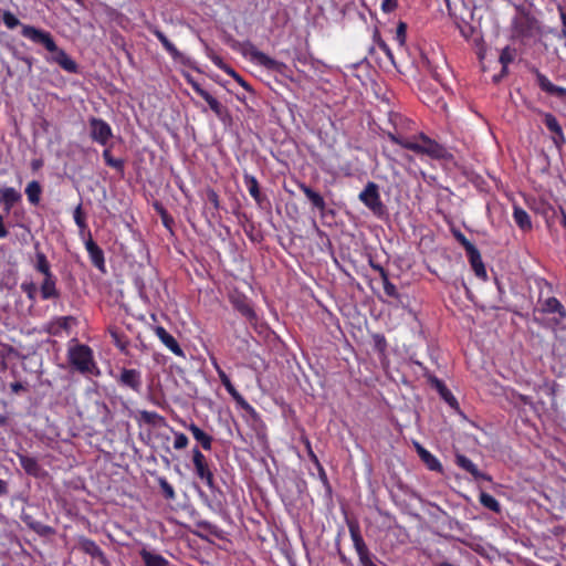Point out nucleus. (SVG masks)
<instances>
[{
  "label": "nucleus",
  "instance_id": "obj_60",
  "mask_svg": "<svg viewBox=\"0 0 566 566\" xmlns=\"http://www.w3.org/2000/svg\"><path fill=\"white\" fill-rule=\"evenodd\" d=\"M156 417H158V415H157V413H155V412H145V413H144V418H145L147 421H150L153 418H156Z\"/></svg>",
  "mask_w": 566,
  "mask_h": 566
},
{
  "label": "nucleus",
  "instance_id": "obj_13",
  "mask_svg": "<svg viewBox=\"0 0 566 566\" xmlns=\"http://www.w3.org/2000/svg\"><path fill=\"white\" fill-rule=\"evenodd\" d=\"M86 251L91 258L92 263L101 271L105 270V259L103 250L90 238L85 242Z\"/></svg>",
  "mask_w": 566,
  "mask_h": 566
},
{
  "label": "nucleus",
  "instance_id": "obj_25",
  "mask_svg": "<svg viewBox=\"0 0 566 566\" xmlns=\"http://www.w3.org/2000/svg\"><path fill=\"white\" fill-rule=\"evenodd\" d=\"M243 178L250 196L256 201V203L261 205L263 198L260 191L258 179L254 176L248 174H245Z\"/></svg>",
  "mask_w": 566,
  "mask_h": 566
},
{
  "label": "nucleus",
  "instance_id": "obj_62",
  "mask_svg": "<svg viewBox=\"0 0 566 566\" xmlns=\"http://www.w3.org/2000/svg\"><path fill=\"white\" fill-rule=\"evenodd\" d=\"M371 268H373L374 270H376V271L379 273V275H380V276H381V270H385L381 265H379V264H374V263H371Z\"/></svg>",
  "mask_w": 566,
  "mask_h": 566
},
{
  "label": "nucleus",
  "instance_id": "obj_48",
  "mask_svg": "<svg viewBox=\"0 0 566 566\" xmlns=\"http://www.w3.org/2000/svg\"><path fill=\"white\" fill-rule=\"evenodd\" d=\"M226 71H227V73H228V74L232 75V76L235 78V81H237V82H238L242 87H244L245 90H249V88H250V87H249V85H248V83H247V82H245V81H244L240 75H238V74H237L232 69H226Z\"/></svg>",
  "mask_w": 566,
  "mask_h": 566
},
{
  "label": "nucleus",
  "instance_id": "obj_45",
  "mask_svg": "<svg viewBox=\"0 0 566 566\" xmlns=\"http://www.w3.org/2000/svg\"><path fill=\"white\" fill-rule=\"evenodd\" d=\"M74 221L78 228L84 229L86 227L85 219L82 213V206L78 205L74 210Z\"/></svg>",
  "mask_w": 566,
  "mask_h": 566
},
{
  "label": "nucleus",
  "instance_id": "obj_11",
  "mask_svg": "<svg viewBox=\"0 0 566 566\" xmlns=\"http://www.w3.org/2000/svg\"><path fill=\"white\" fill-rule=\"evenodd\" d=\"M455 463L458 467H460L464 471L469 472L476 480H479V479H482L485 481L491 480V478L488 474L481 472L478 469L476 464H474L468 457H465L463 454L458 453L455 455Z\"/></svg>",
  "mask_w": 566,
  "mask_h": 566
},
{
  "label": "nucleus",
  "instance_id": "obj_26",
  "mask_svg": "<svg viewBox=\"0 0 566 566\" xmlns=\"http://www.w3.org/2000/svg\"><path fill=\"white\" fill-rule=\"evenodd\" d=\"M34 268L43 275L51 274V265L46 259V255L39 250V243L35 244V263Z\"/></svg>",
  "mask_w": 566,
  "mask_h": 566
},
{
  "label": "nucleus",
  "instance_id": "obj_41",
  "mask_svg": "<svg viewBox=\"0 0 566 566\" xmlns=\"http://www.w3.org/2000/svg\"><path fill=\"white\" fill-rule=\"evenodd\" d=\"M3 23L10 30H12V29L17 28L18 25H20L19 19L12 12H10V11H4L3 12Z\"/></svg>",
  "mask_w": 566,
  "mask_h": 566
},
{
  "label": "nucleus",
  "instance_id": "obj_33",
  "mask_svg": "<svg viewBox=\"0 0 566 566\" xmlns=\"http://www.w3.org/2000/svg\"><path fill=\"white\" fill-rule=\"evenodd\" d=\"M381 281L385 293L390 297L398 298L399 293L397 291V287L389 281L388 273L386 270H381Z\"/></svg>",
  "mask_w": 566,
  "mask_h": 566
},
{
  "label": "nucleus",
  "instance_id": "obj_36",
  "mask_svg": "<svg viewBox=\"0 0 566 566\" xmlns=\"http://www.w3.org/2000/svg\"><path fill=\"white\" fill-rule=\"evenodd\" d=\"M158 484H159L166 499H168V500L175 499V496H176L175 490H174L172 485L165 478H159Z\"/></svg>",
  "mask_w": 566,
  "mask_h": 566
},
{
  "label": "nucleus",
  "instance_id": "obj_31",
  "mask_svg": "<svg viewBox=\"0 0 566 566\" xmlns=\"http://www.w3.org/2000/svg\"><path fill=\"white\" fill-rule=\"evenodd\" d=\"M480 503L484 507H486L490 511L495 512V513H499L501 510V506H500V503L497 502V500L493 495H491L486 492H482L480 494Z\"/></svg>",
  "mask_w": 566,
  "mask_h": 566
},
{
  "label": "nucleus",
  "instance_id": "obj_4",
  "mask_svg": "<svg viewBox=\"0 0 566 566\" xmlns=\"http://www.w3.org/2000/svg\"><path fill=\"white\" fill-rule=\"evenodd\" d=\"M231 48L240 52L243 56L249 57L253 63H256L271 71H281L284 66L282 62H279L262 51L258 50L251 41H237L232 40L230 43Z\"/></svg>",
  "mask_w": 566,
  "mask_h": 566
},
{
  "label": "nucleus",
  "instance_id": "obj_46",
  "mask_svg": "<svg viewBox=\"0 0 566 566\" xmlns=\"http://www.w3.org/2000/svg\"><path fill=\"white\" fill-rule=\"evenodd\" d=\"M378 48L387 55V57L394 63V53L389 45L380 38L376 40Z\"/></svg>",
  "mask_w": 566,
  "mask_h": 566
},
{
  "label": "nucleus",
  "instance_id": "obj_37",
  "mask_svg": "<svg viewBox=\"0 0 566 566\" xmlns=\"http://www.w3.org/2000/svg\"><path fill=\"white\" fill-rule=\"evenodd\" d=\"M395 40L399 46H405L407 40V24L402 21L397 25Z\"/></svg>",
  "mask_w": 566,
  "mask_h": 566
},
{
  "label": "nucleus",
  "instance_id": "obj_49",
  "mask_svg": "<svg viewBox=\"0 0 566 566\" xmlns=\"http://www.w3.org/2000/svg\"><path fill=\"white\" fill-rule=\"evenodd\" d=\"M358 557L363 566H376L370 558L369 551L364 555H358Z\"/></svg>",
  "mask_w": 566,
  "mask_h": 566
},
{
  "label": "nucleus",
  "instance_id": "obj_40",
  "mask_svg": "<svg viewBox=\"0 0 566 566\" xmlns=\"http://www.w3.org/2000/svg\"><path fill=\"white\" fill-rule=\"evenodd\" d=\"M536 77H537V83H538L539 87H541L544 92H546V93L551 94V93H552V91H553V90H554V87H555V84H553V83L547 78V76H545V75H544V74H542V73H537V76H536Z\"/></svg>",
  "mask_w": 566,
  "mask_h": 566
},
{
  "label": "nucleus",
  "instance_id": "obj_56",
  "mask_svg": "<svg viewBox=\"0 0 566 566\" xmlns=\"http://www.w3.org/2000/svg\"><path fill=\"white\" fill-rule=\"evenodd\" d=\"M208 196H209L210 201L213 202V205L216 207H218V205H219L218 195L214 191H210Z\"/></svg>",
  "mask_w": 566,
  "mask_h": 566
},
{
  "label": "nucleus",
  "instance_id": "obj_32",
  "mask_svg": "<svg viewBox=\"0 0 566 566\" xmlns=\"http://www.w3.org/2000/svg\"><path fill=\"white\" fill-rule=\"evenodd\" d=\"M544 311L547 313H558L562 317L566 316L563 304L556 297H549L546 300Z\"/></svg>",
  "mask_w": 566,
  "mask_h": 566
},
{
  "label": "nucleus",
  "instance_id": "obj_54",
  "mask_svg": "<svg viewBox=\"0 0 566 566\" xmlns=\"http://www.w3.org/2000/svg\"><path fill=\"white\" fill-rule=\"evenodd\" d=\"M8 493V483L4 480L0 479V496H3Z\"/></svg>",
  "mask_w": 566,
  "mask_h": 566
},
{
  "label": "nucleus",
  "instance_id": "obj_15",
  "mask_svg": "<svg viewBox=\"0 0 566 566\" xmlns=\"http://www.w3.org/2000/svg\"><path fill=\"white\" fill-rule=\"evenodd\" d=\"M21 193L12 187H4L0 189V201L8 212L21 200Z\"/></svg>",
  "mask_w": 566,
  "mask_h": 566
},
{
  "label": "nucleus",
  "instance_id": "obj_63",
  "mask_svg": "<svg viewBox=\"0 0 566 566\" xmlns=\"http://www.w3.org/2000/svg\"><path fill=\"white\" fill-rule=\"evenodd\" d=\"M212 61H213V63H214L216 65H218L219 67H222V66H221V65H222V62H221V60H220L219 57H214V59H212Z\"/></svg>",
  "mask_w": 566,
  "mask_h": 566
},
{
  "label": "nucleus",
  "instance_id": "obj_29",
  "mask_svg": "<svg viewBox=\"0 0 566 566\" xmlns=\"http://www.w3.org/2000/svg\"><path fill=\"white\" fill-rule=\"evenodd\" d=\"M436 387L439 390L443 400L452 408L459 409V402L452 392L444 386V384L438 379H436Z\"/></svg>",
  "mask_w": 566,
  "mask_h": 566
},
{
  "label": "nucleus",
  "instance_id": "obj_20",
  "mask_svg": "<svg viewBox=\"0 0 566 566\" xmlns=\"http://www.w3.org/2000/svg\"><path fill=\"white\" fill-rule=\"evenodd\" d=\"M150 31L156 35V38L160 41L166 51L171 55L174 60H181L184 57L182 53L167 39V36L157 28H150Z\"/></svg>",
  "mask_w": 566,
  "mask_h": 566
},
{
  "label": "nucleus",
  "instance_id": "obj_64",
  "mask_svg": "<svg viewBox=\"0 0 566 566\" xmlns=\"http://www.w3.org/2000/svg\"><path fill=\"white\" fill-rule=\"evenodd\" d=\"M562 224L566 228V213L563 214Z\"/></svg>",
  "mask_w": 566,
  "mask_h": 566
},
{
  "label": "nucleus",
  "instance_id": "obj_9",
  "mask_svg": "<svg viewBox=\"0 0 566 566\" xmlns=\"http://www.w3.org/2000/svg\"><path fill=\"white\" fill-rule=\"evenodd\" d=\"M192 88L208 103L209 107L219 119L224 120L229 116L227 107H224L217 98H214L208 91L202 88L198 83H192Z\"/></svg>",
  "mask_w": 566,
  "mask_h": 566
},
{
  "label": "nucleus",
  "instance_id": "obj_19",
  "mask_svg": "<svg viewBox=\"0 0 566 566\" xmlns=\"http://www.w3.org/2000/svg\"><path fill=\"white\" fill-rule=\"evenodd\" d=\"M150 31L156 35V38L160 41L166 51L171 55L174 60H181L184 57L182 53L167 39V36L157 28H150Z\"/></svg>",
  "mask_w": 566,
  "mask_h": 566
},
{
  "label": "nucleus",
  "instance_id": "obj_23",
  "mask_svg": "<svg viewBox=\"0 0 566 566\" xmlns=\"http://www.w3.org/2000/svg\"><path fill=\"white\" fill-rule=\"evenodd\" d=\"M142 559L145 563V566H168L169 562L161 555L151 553L146 548H143L139 552Z\"/></svg>",
  "mask_w": 566,
  "mask_h": 566
},
{
  "label": "nucleus",
  "instance_id": "obj_38",
  "mask_svg": "<svg viewBox=\"0 0 566 566\" xmlns=\"http://www.w3.org/2000/svg\"><path fill=\"white\" fill-rule=\"evenodd\" d=\"M103 158L107 166L113 167L115 169H123L124 161L122 159H115L109 149H105L103 151Z\"/></svg>",
  "mask_w": 566,
  "mask_h": 566
},
{
  "label": "nucleus",
  "instance_id": "obj_43",
  "mask_svg": "<svg viewBox=\"0 0 566 566\" xmlns=\"http://www.w3.org/2000/svg\"><path fill=\"white\" fill-rule=\"evenodd\" d=\"M224 386V388L227 389V391L229 392V395L235 399L238 402H242V403H245L243 397L238 392V390L234 388V386L232 385L231 380H228V381H224V384H222Z\"/></svg>",
  "mask_w": 566,
  "mask_h": 566
},
{
  "label": "nucleus",
  "instance_id": "obj_8",
  "mask_svg": "<svg viewBox=\"0 0 566 566\" xmlns=\"http://www.w3.org/2000/svg\"><path fill=\"white\" fill-rule=\"evenodd\" d=\"M192 462L195 465V471L197 476L206 482L208 486H212L213 484V473L209 468L207 458L203 455V453L199 450V448L195 447L192 449Z\"/></svg>",
  "mask_w": 566,
  "mask_h": 566
},
{
  "label": "nucleus",
  "instance_id": "obj_7",
  "mask_svg": "<svg viewBox=\"0 0 566 566\" xmlns=\"http://www.w3.org/2000/svg\"><path fill=\"white\" fill-rule=\"evenodd\" d=\"M115 380L122 387L128 388L139 394L143 388L142 371L138 369L122 368L119 374L115 376Z\"/></svg>",
  "mask_w": 566,
  "mask_h": 566
},
{
  "label": "nucleus",
  "instance_id": "obj_58",
  "mask_svg": "<svg viewBox=\"0 0 566 566\" xmlns=\"http://www.w3.org/2000/svg\"><path fill=\"white\" fill-rule=\"evenodd\" d=\"M306 447L308 449V454L311 457V459L315 462H317V457L315 455V453L311 450V443L308 440H306Z\"/></svg>",
  "mask_w": 566,
  "mask_h": 566
},
{
  "label": "nucleus",
  "instance_id": "obj_12",
  "mask_svg": "<svg viewBox=\"0 0 566 566\" xmlns=\"http://www.w3.org/2000/svg\"><path fill=\"white\" fill-rule=\"evenodd\" d=\"M467 254L476 276L485 280L488 274L481 254L474 245L467 247Z\"/></svg>",
  "mask_w": 566,
  "mask_h": 566
},
{
  "label": "nucleus",
  "instance_id": "obj_21",
  "mask_svg": "<svg viewBox=\"0 0 566 566\" xmlns=\"http://www.w3.org/2000/svg\"><path fill=\"white\" fill-rule=\"evenodd\" d=\"M187 429L192 433L193 438L201 444L205 450H211L212 437L200 429L196 423L191 422Z\"/></svg>",
  "mask_w": 566,
  "mask_h": 566
},
{
  "label": "nucleus",
  "instance_id": "obj_24",
  "mask_svg": "<svg viewBox=\"0 0 566 566\" xmlns=\"http://www.w3.org/2000/svg\"><path fill=\"white\" fill-rule=\"evenodd\" d=\"M300 189L304 192L306 198L312 202V205L318 210H325L326 203L324 198L312 188L306 186L305 184H300Z\"/></svg>",
  "mask_w": 566,
  "mask_h": 566
},
{
  "label": "nucleus",
  "instance_id": "obj_17",
  "mask_svg": "<svg viewBox=\"0 0 566 566\" xmlns=\"http://www.w3.org/2000/svg\"><path fill=\"white\" fill-rule=\"evenodd\" d=\"M417 453L422 460V462L427 465V468L431 471L442 472V465L440 461L427 449H424L419 443L416 444Z\"/></svg>",
  "mask_w": 566,
  "mask_h": 566
},
{
  "label": "nucleus",
  "instance_id": "obj_55",
  "mask_svg": "<svg viewBox=\"0 0 566 566\" xmlns=\"http://www.w3.org/2000/svg\"><path fill=\"white\" fill-rule=\"evenodd\" d=\"M7 234H8V231L4 227L3 218L0 216V239L7 237Z\"/></svg>",
  "mask_w": 566,
  "mask_h": 566
},
{
  "label": "nucleus",
  "instance_id": "obj_42",
  "mask_svg": "<svg viewBox=\"0 0 566 566\" xmlns=\"http://www.w3.org/2000/svg\"><path fill=\"white\" fill-rule=\"evenodd\" d=\"M189 443L187 436L182 432H175L174 448L177 450L185 449Z\"/></svg>",
  "mask_w": 566,
  "mask_h": 566
},
{
  "label": "nucleus",
  "instance_id": "obj_28",
  "mask_svg": "<svg viewBox=\"0 0 566 566\" xmlns=\"http://www.w3.org/2000/svg\"><path fill=\"white\" fill-rule=\"evenodd\" d=\"M80 546L84 553L91 555L92 557H101V558L104 557V554H103L102 549L99 548V546L92 539L83 538L80 542Z\"/></svg>",
  "mask_w": 566,
  "mask_h": 566
},
{
  "label": "nucleus",
  "instance_id": "obj_34",
  "mask_svg": "<svg viewBox=\"0 0 566 566\" xmlns=\"http://www.w3.org/2000/svg\"><path fill=\"white\" fill-rule=\"evenodd\" d=\"M70 319L71 317L69 316L59 317L56 321L50 323L48 332L56 335L61 329H67Z\"/></svg>",
  "mask_w": 566,
  "mask_h": 566
},
{
  "label": "nucleus",
  "instance_id": "obj_2",
  "mask_svg": "<svg viewBox=\"0 0 566 566\" xmlns=\"http://www.w3.org/2000/svg\"><path fill=\"white\" fill-rule=\"evenodd\" d=\"M387 137L395 144L411 150L418 155H427L431 158H442L444 156V149L437 142L432 140L428 136L420 134L413 139L402 138L394 133H387Z\"/></svg>",
  "mask_w": 566,
  "mask_h": 566
},
{
  "label": "nucleus",
  "instance_id": "obj_5",
  "mask_svg": "<svg viewBox=\"0 0 566 566\" xmlns=\"http://www.w3.org/2000/svg\"><path fill=\"white\" fill-rule=\"evenodd\" d=\"M358 198L375 216L382 217L385 214L386 208L381 201L377 184L369 181Z\"/></svg>",
  "mask_w": 566,
  "mask_h": 566
},
{
  "label": "nucleus",
  "instance_id": "obj_44",
  "mask_svg": "<svg viewBox=\"0 0 566 566\" xmlns=\"http://www.w3.org/2000/svg\"><path fill=\"white\" fill-rule=\"evenodd\" d=\"M234 305L242 315L247 317H252L254 315L253 310L245 301L235 302Z\"/></svg>",
  "mask_w": 566,
  "mask_h": 566
},
{
  "label": "nucleus",
  "instance_id": "obj_59",
  "mask_svg": "<svg viewBox=\"0 0 566 566\" xmlns=\"http://www.w3.org/2000/svg\"><path fill=\"white\" fill-rule=\"evenodd\" d=\"M11 389L13 392H19L21 389H23V386L20 382L11 384Z\"/></svg>",
  "mask_w": 566,
  "mask_h": 566
},
{
  "label": "nucleus",
  "instance_id": "obj_30",
  "mask_svg": "<svg viewBox=\"0 0 566 566\" xmlns=\"http://www.w3.org/2000/svg\"><path fill=\"white\" fill-rule=\"evenodd\" d=\"M109 334L115 346L125 352L129 345L128 338L118 328H111Z\"/></svg>",
  "mask_w": 566,
  "mask_h": 566
},
{
  "label": "nucleus",
  "instance_id": "obj_47",
  "mask_svg": "<svg viewBox=\"0 0 566 566\" xmlns=\"http://www.w3.org/2000/svg\"><path fill=\"white\" fill-rule=\"evenodd\" d=\"M398 7V0H382L381 10L386 13H390Z\"/></svg>",
  "mask_w": 566,
  "mask_h": 566
},
{
  "label": "nucleus",
  "instance_id": "obj_50",
  "mask_svg": "<svg viewBox=\"0 0 566 566\" xmlns=\"http://www.w3.org/2000/svg\"><path fill=\"white\" fill-rule=\"evenodd\" d=\"M213 365H214L217 374H218V376H219V378H220L222 384H224V381L230 380L228 375L220 368V366L217 364V361H213Z\"/></svg>",
  "mask_w": 566,
  "mask_h": 566
},
{
  "label": "nucleus",
  "instance_id": "obj_39",
  "mask_svg": "<svg viewBox=\"0 0 566 566\" xmlns=\"http://www.w3.org/2000/svg\"><path fill=\"white\" fill-rule=\"evenodd\" d=\"M514 60V50L510 46H505L500 54V62L505 69Z\"/></svg>",
  "mask_w": 566,
  "mask_h": 566
},
{
  "label": "nucleus",
  "instance_id": "obj_6",
  "mask_svg": "<svg viewBox=\"0 0 566 566\" xmlns=\"http://www.w3.org/2000/svg\"><path fill=\"white\" fill-rule=\"evenodd\" d=\"M88 124L91 138L95 143L102 146H106L109 139L113 137V130L109 124L104 119L96 117H91Z\"/></svg>",
  "mask_w": 566,
  "mask_h": 566
},
{
  "label": "nucleus",
  "instance_id": "obj_14",
  "mask_svg": "<svg viewBox=\"0 0 566 566\" xmlns=\"http://www.w3.org/2000/svg\"><path fill=\"white\" fill-rule=\"evenodd\" d=\"M155 333L168 349H170L174 354L178 356H184V352L179 346L178 342L176 340V338L171 334H169L164 327H156Z\"/></svg>",
  "mask_w": 566,
  "mask_h": 566
},
{
  "label": "nucleus",
  "instance_id": "obj_18",
  "mask_svg": "<svg viewBox=\"0 0 566 566\" xmlns=\"http://www.w3.org/2000/svg\"><path fill=\"white\" fill-rule=\"evenodd\" d=\"M41 296L43 300L59 297V291L56 289V279L53 273L44 275V280L41 284Z\"/></svg>",
  "mask_w": 566,
  "mask_h": 566
},
{
  "label": "nucleus",
  "instance_id": "obj_1",
  "mask_svg": "<svg viewBox=\"0 0 566 566\" xmlns=\"http://www.w3.org/2000/svg\"><path fill=\"white\" fill-rule=\"evenodd\" d=\"M21 34L33 43L43 45L53 55L50 62L59 64L63 70L75 73L77 64L62 49H59L50 32L36 29L32 25H22Z\"/></svg>",
  "mask_w": 566,
  "mask_h": 566
},
{
  "label": "nucleus",
  "instance_id": "obj_52",
  "mask_svg": "<svg viewBox=\"0 0 566 566\" xmlns=\"http://www.w3.org/2000/svg\"><path fill=\"white\" fill-rule=\"evenodd\" d=\"M458 240L460 241V243L462 244V247L464 248V250L467 251V247L469 245H473L463 234L459 233L458 234Z\"/></svg>",
  "mask_w": 566,
  "mask_h": 566
},
{
  "label": "nucleus",
  "instance_id": "obj_22",
  "mask_svg": "<svg viewBox=\"0 0 566 566\" xmlns=\"http://www.w3.org/2000/svg\"><path fill=\"white\" fill-rule=\"evenodd\" d=\"M513 219L521 230L530 231L532 229V221L530 214L518 206H514Z\"/></svg>",
  "mask_w": 566,
  "mask_h": 566
},
{
  "label": "nucleus",
  "instance_id": "obj_16",
  "mask_svg": "<svg viewBox=\"0 0 566 566\" xmlns=\"http://www.w3.org/2000/svg\"><path fill=\"white\" fill-rule=\"evenodd\" d=\"M18 459L25 473L35 478L41 475L42 468L35 458L18 453Z\"/></svg>",
  "mask_w": 566,
  "mask_h": 566
},
{
  "label": "nucleus",
  "instance_id": "obj_35",
  "mask_svg": "<svg viewBox=\"0 0 566 566\" xmlns=\"http://www.w3.org/2000/svg\"><path fill=\"white\" fill-rule=\"evenodd\" d=\"M350 535L358 555H364V553L368 552L367 545L358 532L352 531Z\"/></svg>",
  "mask_w": 566,
  "mask_h": 566
},
{
  "label": "nucleus",
  "instance_id": "obj_27",
  "mask_svg": "<svg viewBox=\"0 0 566 566\" xmlns=\"http://www.w3.org/2000/svg\"><path fill=\"white\" fill-rule=\"evenodd\" d=\"M41 193H42V188L38 181L33 180L28 184V186L25 188V195H27L30 203L38 205L41 199Z\"/></svg>",
  "mask_w": 566,
  "mask_h": 566
},
{
  "label": "nucleus",
  "instance_id": "obj_3",
  "mask_svg": "<svg viewBox=\"0 0 566 566\" xmlns=\"http://www.w3.org/2000/svg\"><path fill=\"white\" fill-rule=\"evenodd\" d=\"M67 359L73 368L84 375H98L99 370L94 361L93 350L84 344L70 345Z\"/></svg>",
  "mask_w": 566,
  "mask_h": 566
},
{
  "label": "nucleus",
  "instance_id": "obj_53",
  "mask_svg": "<svg viewBox=\"0 0 566 566\" xmlns=\"http://www.w3.org/2000/svg\"><path fill=\"white\" fill-rule=\"evenodd\" d=\"M558 12L560 17L562 24L564 27V30H566V10L562 7H558ZM566 31H564L565 33Z\"/></svg>",
  "mask_w": 566,
  "mask_h": 566
},
{
  "label": "nucleus",
  "instance_id": "obj_51",
  "mask_svg": "<svg viewBox=\"0 0 566 566\" xmlns=\"http://www.w3.org/2000/svg\"><path fill=\"white\" fill-rule=\"evenodd\" d=\"M552 95L558 96V97H565L566 96V88L562 86L555 85L554 90L551 93Z\"/></svg>",
  "mask_w": 566,
  "mask_h": 566
},
{
  "label": "nucleus",
  "instance_id": "obj_57",
  "mask_svg": "<svg viewBox=\"0 0 566 566\" xmlns=\"http://www.w3.org/2000/svg\"><path fill=\"white\" fill-rule=\"evenodd\" d=\"M22 289H23V291H24V292H27V293H28V295H29V297H30V298H32V297H33V296H32V293H33V290H34L33 284H30V285H25V284H23V285H22Z\"/></svg>",
  "mask_w": 566,
  "mask_h": 566
},
{
  "label": "nucleus",
  "instance_id": "obj_10",
  "mask_svg": "<svg viewBox=\"0 0 566 566\" xmlns=\"http://www.w3.org/2000/svg\"><path fill=\"white\" fill-rule=\"evenodd\" d=\"M543 122H544L545 126L547 127V129L552 133V139H553L554 144L558 148H560L565 144L566 139H565L563 128L559 125L557 118L551 113H544Z\"/></svg>",
  "mask_w": 566,
  "mask_h": 566
},
{
  "label": "nucleus",
  "instance_id": "obj_61",
  "mask_svg": "<svg viewBox=\"0 0 566 566\" xmlns=\"http://www.w3.org/2000/svg\"><path fill=\"white\" fill-rule=\"evenodd\" d=\"M41 166H42V161L41 160H33L32 161V168L34 170L39 169Z\"/></svg>",
  "mask_w": 566,
  "mask_h": 566
}]
</instances>
